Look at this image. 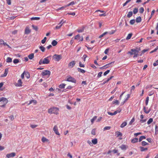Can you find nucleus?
Returning a JSON list of instances; mask_svg holds the SVG:
<instances>
[{
	"label": "nucleus",
	"instance_id": "50",
	"mask_svg": "<svg viewBox=\"0 0 158 158\" xmlns=\"http://www.w3.org/2000/svg\"><path fill=\"white\" fill-rule=\"evenodd\" d=\"M42 141L44 143L47 140H48L46 138H45L44 137H42Z\"/></svg>",
	"mask_w": 158,
	"mask_h": 158
},
{
	"label": "nucleus",
	"instance_id": "2",
	"mask_svg": "<svg viewBox=\"0 0 158 158\" xmlns=\"http://www.w3.org/2000/svg\"><path fill=\"white\" fill-rule=\"evenodd\" d=\"M59 109L57 107H53L48 110V113L50 114H57L58 113Z\"/></svg>",
	"mask_w": 158,
	"mask_h": 158
},
{
	"label": "nucleus",
	"instance_id": "23",
	"mask_svg": "<svg viewBox=\"0 0 158 158\" xmlns=\"http://www.w3.org/2000/svg\"><path fill=\"white\" fill-rule=\"evenodd\" d=\"M141 18L140 16L136 18V21L137 23H139L141 22Z\"/></svg>",
	"mask_w": 158,
	"mask_h": 158
},
{
	"label": "nucleus",
	"instance_id": "29",
	"mask_svg": "<svg viewBox=\"0 0 158 158\" xmlns=\"http://www.w3.org/2000/svg\"><path fill=\"white\" fill-rule=\"evenodd\" d=\"M127 125V123L126 122H125L121 124L120 127L121 128H123V127L126 126Z\"/></svg>",
	"mask_w": 158,
	"mask_h": 158
},
{
	"label": "nucleus",
	"instance_id": "64",
	"mask_svg": "<svg viewBox=\"0 0 158 158\" xmlns=\"http://www.w3.org/2000/svg\"><path fill=\"white\" fill-rule=\"evenodd\" d=\"M158 65V60L156 61V63L153 64V65L154 66H156Z\"/></svg>",
	"mask_w": 158,
	"mask_h": 158
},
{
	"label": "nucleus",
	"instance_id": "58",
	"mask_svg": "<svg viewBox=\"0 0 158 158\" xmlns=\"http://www.w3.org/2000/svg\"><path fill=\"white\" fill-rule=\"evenodd\" d=\"M110 72V70H108L106 71L104 73L103 75L104 76H106L107 74H108Z\"/></svg>",
	"mask_w": 158,
	"mask_h": 158
},
{
	"label": "nucleus",
	"instance_id": "44",
	"mask_svg": "<svg viewBox=\"0 0 158 158\" xmlns=\"http://www.w3.org/2000/svg\"><path fill=\"white\" fill-rule=\"evenodd\" d=\"M116 112H115V111L113 113L110 112H107V113L108 114L111 115V116L114 115L116 114Z\"/></svg>",
	"mask_w": 158,
	"mask_h": 158
},
{
	"label": "nucleus",
	"instance_id": "52",
	"mask_svg": "<svg viewBox=\"0 0 158 158\" xmlns=\"http://www.w3.org/2000/svg\"><path fill=\"white\" fill-rule=\"evenodd\" d=\"M122 109L121 108H119L118 110L115 111V112H116V114L118 113H119L121 112Z\"/></svg>",
	"mask_w": 158,
	"mask_h": 158
},
{
	"label": "nucleus",
	"instance_id": "35",
	"mask_svg": "<svg viewBox=\"0 0 158 158\" xmlns=\"http://www.w3.org/2000/svg\"><path fill=\"white\" fill-rule=\"evenodd\" d=\"M146 108L145 107H143V110L144 112L146 114H148L149 113L150 111V110H146Z\"/></svg>",
	"mask_w": 158,
	"mask_h": 158
},
{
	"label": "nucleus",
	"instance_id": "56",
	"mask_svg": "<svg viewBox=\"0 0 158 158\" xmlns=\"http://www.w3.org/2000/svg\"><path fill=\"white\" fill-rule=\"evenodd\" d=\"M116 31V30H112L110 32H108L110 35L114 34Z\"/></svg>",
	"mask_w": 158,
	"mask_h": 158
},
{
	"label": "nucleus",
	"instance_id": "15",
	"mask_svg": "<svg viewBox=\"0 0 158 158\" xmlns=\"http://www.w3.org/2000/svg\"><path fill=\"white\" fill-rule=\"evenodd\" d=\"M8 68H6L5 69V71L4 73L1 76V77H4L6 76L8 73Z\"/></svg>",
	"mask_w": 158,
	"mask_h": 158
},
{
	"label": "nucleus",
	"instance_id": "5",
	"mask_svg": "<svg viewBox=\"0 0 158 158\" xmlns=\"http://www.w3.org/2000/svg\"><path fill=\"white\" fill-rule=\"evenodd\" d=\"M53 59L56 61H59L62 58V56L60 55L55 54L53 55Z\"/></svg>",
	"mask_w": 158,
	"mask_h": 158
},
{
	"label": "nucleus",
	"instance_id": "48",
	"mask_svg": "<svg viewBox=\"0 0 158 158\" xmlns=\"http://www.w3.org/2000/svg\"><path fill=\"white\" fill-rule=\"evenodd\" d=\"M111 127L110 126H106L104 127V130H109L111 128Z\"/></svg>",
	"mask_w": 158,
	"mask_h": 158
},
{
	"label": "nucleus",
	"instance_id": "10",
	"mask_svg": "<svg viewBox=\"0 0 158 158\" xmlns=\"http://www.w3.org/2000/svg\"><path fill=\"white\" fill-rule=\"evenodd\" d=\"M114 62H110V63H109L108 64H106L105 65H104V66L100 67V69H106L108 67L109 65H110L112 63H114Z\"/></svg>",
	"mask_w": 158,
	"mask_h": 158
},
{
	"label": "nucleus",
	"instance_id": "42",
	"mask_svg": "<svg viewBox=\"0 0 158 158\" xmlns=\"http://www.w3.org/2000/svg\"><path fill=\"white\" fill-rule=\"evenodd\" d=\"M138 9L137 8H135L133 10V12L134 14H136L138 12Z\"/></svg>",
	"mask_w": 158,
	"mask_h": 158
},
{
	"label": "nucleus",
	"instance_id": "62",
	"mask_svg": "<svg viewBox=\"0 0 158 158\" xmlns=\"http://www.w3.org/2000/svg\"><path fill=\"white\" fill-rule=\"evenodd\" d=\"M80 72L82 73H84L85 72V71L80 68Z\"/></svg>",
	"mask_w": 158,
	"mask_h": 158
},
{
	"label": "nucleus",
	"instance_id": "12",
	"mask_svg": "<svg viewBox=\"0 0 158 158\" xmlns=\"http://www.w3.org/2000/svg\"><path fill=\"white\" fill-rule=\"evenodd\" d=\"M119 148L122 150H126L128 148V146L124 144L122 145Z\"/></svg>",
	"mask_w": 158,
	"mask_h": 158
},
{
	"label": "nucleus",
	"instance_id": "17",
	"mask_svg": "<svg viewBox=\"0 0 158 158\" xmlns=\"http://www.w3.org/2000/svg\"><path fill=\"white\" fill-rule=\"evenodd\" d=\"M20 60L19 59H15L13 61V63L15 64H16L20 62Z\"/></svg>",
	"mask_w": 158,
	"mask_h": 158
},
{
	"label": "nucleus",
	"instance_id": "46",
	"mask_svg": "<svg viewBox=\"0 0 158 158\" xmlns=\"http://www.w3.org/2000/svg\"><path fill=\"white\" fill-rule=\"evenodd\" d=\"M32 102L34 103L35 104L36 102V101L35 100H31L30 101L29 103L28 104V105H30L32 103Z\"/></svg>",
	"mask_w": 158,
	"mask_h": 158
},
{
	"label": "nucleus",
	"instance_id": "1",
	"mask_svg": "<svg viewBox=\"0 0 158 158\" xmlns=\"http://www.w3.org/2000/svg\"><path fill=\"white\" fill-rule=\"evenodd\" d=\"M139 51L140 49L138 48H133L131 49L130 51H129L128 53L130 54L131 55L134 54L133 57H136L139 56Z\"/></svg>",
	"mask_w": 158,
	"mask_h": 158
},
{
	"label": "nucleus",
	"instance_id": "8",
	"mask_svg": "<svg viewBox=\"0 0 158 158\" xmlns=\"http://www.w3.org/2000/svg\"><path fill=\"white\" fill-rule=\"evenodd\" d=\"M53 130L55 133V134L58 135H59L60 134L58 132L57 126H55L53 128Z\"/></svg>",
	"mask_w": 158,
	"mask_h": 158
},
{
	"label": "nucleus",
	"instance_id": "59",
	"mask_svg": "<svg viewBox=\"0 0 158 158\" xmlns=\"http://www.w3.org/2000/svg\"><path fill=\"white\" fill-rule=\"evenodd\" d=\"M134 121L135 118H132L131 120V121H130V122L129 124L130 125H131L132 124V123L134 122Z\"/></svg>",
	"mask_w": 158,
	"mask_h": 158
},
{
	"label": "nucleus",
	"instance_id": "27",
	"mask_svg": "<svg viewBox=\"0 0 158 158\" xmlns=\"http://www.w3.org/2000/svg\"><path fill=\"white\" fill-rule=\"evenodd\" d=\"M132 15H133V12L132 11H131L129 12L127 15V17L128 18H130L131 16H132Z\"/></svg>",
	"mask_w": 158,
	"mask_h": 158
},
{
	"label": "nucleus",
	"instance_id": "20",
	"mask_svg": "<svg viewBox=\"0 0 158 158\" xmlns=\"http://www.w3.org/2000/svg\"><path fill=\"white\" fill-rule=\"evenodd\" d=\"M138 138H134L132 139L131 140V142L132 143H135L138 142Z\"/></svg>",
	"mask_w": 158,
	"mask_h": 158
},
{
	"label": "nucleus",
	"instance_id": "39",
	"mask_svg": "<svg viewBox=\"0 0 158 158\" xmlns=\"http://www.w3.org/2000/svg\"><path fill=\"white\" fill-rule=\"evenodd\" d=\"M108 33L107 32H105L99 36V38H101Z\"/></svg>",
	"mask_w": 158,
	"mask_h": 158
},
{
	"label": "nucleus",
	"instance_id": "61",
	"mask_svg": "<svg viewBox=\"0 0 158 158\" xmlns=\"http://www.w3.org/2000/svg\"><path fill=\"white\" fill-rule=\"evenodd\" d=\"M158 49V46H157L154 50L150 52V53H152L153 52H156Z\"/></svg>",
	"mask_w": 158,
	"mask_h": 158
},
{
	"label": "nucleus",
	"instance_id": "32",
	"mask_svg": "<svg viewBox=\"0 0 158 158\" xmlns=\"http://www.w3.org/2000/svg\"><path fill=\"white\" fill-rule=\"evenodd\" d=\"M140 148L141 150V151L142 152L148 150L147 148H144L142 147H140Z\"/></svg>",
	"mask_w": 158,
	"mask_h": 158
},
{
	"label": "nucleus",
	"instance_id": "26",
	"mask_svg": "<svg viewBox=\"0 0 158 158\" xmlns=\"http://www.w3.org/2000/svg\"><path fill=\"white\" fill-rule=\"evenodd\" d=\"M12 61V59L10 57H8L6 59V62L7 63L11 62Z\"/></svg>",
	"mask_w": 158,
	"mask_h": 158
},
{
	"label": "nucleus",
	"instance_id": "3",
	"mask_svg": "<svg viewBox=\"0 0 158 158\" xmlns=\"http://www.w3.org/2000/svg\"><path fill=\"white\" fill-rule=\"evenodd\" d=\"M2 101L3 102V104L0 106L2 107H4L8 102V100L7 99L4 97H2L0 98V102Z\"/></svg>",
	"mask_w": 158,
	"mask_h": 158
},
{
	"label": "nucleus",
	"instance_id": "16",
	"mask_svg": "<svg viewBox=\"0 0 158 158\" xmlns=\"http://www.w3.org/2000/svg\"><path fill=\"white\" fill-rule=\"evenodd\" d=\"M18 83L17 84L16 86H22V81L21 79H19L18 80Z\"/></svg>",
	"mask_w": 158,
	"mask_h": 158
},
{
	"label": "nucleus",
	"instance_id": "43",
	"mask_svg": "<svg viewBox=\"0 0 158 158\" xmlns=\"http://www.w3.org/2000/svg\"><path fill=\"white\" fill-rule=\"evenodd\" d=\"M153 122V119L152 118H150L147 122L148 124H149Z\"/></svg>",
	"mask_w": 158,
	"mask_h": 158
},
{
	"label": "nucleus",
	"instance_id": "18",
	"mask_svg": "<svg viewBox=\"0 0 158 158\" xmlns=\"http://www.w3.org/2000/svg\"><path fill=\"white\" fill-rule=\"evenodd\" d=\"M92 144H96L98 143V140L97 139L95 138L93 139L92 140Z\"/></svg>",
	"mask_w": 158,
	"mask_h": 158
},
{
	"label": "nucleus",
	"instance_id": "14",
	"mask_svg": "<svg viewBox=\"0 0 158 158\" xmlns=\"http://www.w3.org/2000/svg\"><path fill=\"white\" fill-rule=\"evenodd\" d=\"M31 32V30L28 27H26L25 30V34H28Z\"/></svg>",
	"mask_w": 158,
	"mask_h": 158
},
{
	"label": "nucleus",
	"instance_id": "22",
	"mask_svg": "<svg viewBox=\"0 0 158 158\" xmlns=\"http://www.w3.org/2000/svg\"><path fill=\"white\" fill-rule=\"evenodd\" d=\"M57 43L58 42L56 40H54L52 41L51 44L53 46H55L57 45Z\"/></svg>",
	"mask_w": 158,
	"mask_h": 158
},
{
	"label": "nucleus",
	"instance_id": "45",
	"mask_svg": "<svg viewBox=\"0 0 158 158\" xmlns=\"http://www.w3.org/2000/svg\"><path fill=\"white\" fill-rule=\"evenodd\" d=\"M113 104H115L117 105H118L119 104V102L117 100H114L113 102Z\"/></svg>",
	"mask_w": 158,
	"mask_h": 158
},
{
	"label": "nucleus",
	"instance_id": "28",
	"mask_svg": "<svg viewBox=\"0 0 158 158\" xmlns=\"http://www.w3.org/2000/svg\"><path fill=\"white\" fill-rule=\"evenodd\" d=\"M132 35V34L131 33L129 34L126 37V40H128L130 39Z\"/></svg>",
	"mask_w": 158,
	"mask_h": 158
},
{
	"label": "nucleus",
	"instance_id": "57",
	"mask_svg": "<svg viewBox=\"0 0 158 158\" xmlns=\"http://www.w3.org/2000/svg\"><path fill=\"white\" fill-rule=\"evenodd\" d=\"M87 57V56L86 55H84L82 57V59L83 60L85 61V59H86V58Z\"/></svg>",
	"mask_w": 158,
	"mask_h": 158
},
{
	"label": "nucleus",
	"instance_id": "63",
	"mask_svg": "<svg viewBox=\"0 0 158 158\" xmlns=\"http://www.w3.org/2000/svg\"><path fill=\"white\" fill-rule=\"evenodd\" d=\"M9 118L11 120H14V118L13 115H11L9 116Z\"/></svg>",
	"mask_w": 158,
	"mask_h": 158
},
{
	"label": "nucleus",
	"instance_id": "38",
	"mask_svg": "<svg viewBox=\"0 0 158 158\" xmlns=\"http://www.w3.org/2000/svg\"><path fill=\"white\" fill-rule=\"evenodd\" d=\"M25 76L27 79H28L30 77L29 73L28 72H25Z\"/></svg>",
	"mask_w": 158,
	"mask_h": 158
},
{
	"label": "nucleus",
	"instance_id": "13",
	"mask_svg": "<svg viewBox=\"0 0 158 158\" xmlns=\"http://www.w3.org/2000/svg\"><path fill=\"white\" fill-rule=\"evenodd\" d=\"M130 97V94H127V97L121 103V105H123L124 103Z\"/></svg>",
	"mask_w": 158,
	"mask_h": 158
},
{
	"label": "nucleus",
	"instance_id": "11",
	"mask_svg": "<svg viewBox=\"0 0 158 158\" xmlns=\"http://www.w3.org/2000/svg\"><path fill=\"white\" fill-rule=\"evenodd\" d=\"M115 134L117 135V137H119L120 136L121 137H120L119 139L120 140H121L122 139V138L121 137L122 136V133L120 131H117L115 132Z\"/></svg>",
	"mask_w": 158,
	"mask_h": 158
},
{
	"label": "nucleus",
	"instance_id": "34",
	"mask_svg": "<svg viewBox=\"0 0 158 158\" xmlns=\"http://www.w3.org/2000/svg\"><path fill=\"white\" fill-rule=\"evenodd\" d=\"M40 49L42 52H44L45 50V48L43 46H40L39 47Z\"/></svg>",
	"mask_w": 158,
	"mask_h": 158
},
{
	"label": "nucleus",
	"instance_id": "33",
	"mask_svg": "<svg viewBox=\"0 0 158 158\" xmlns=\"http://www.w3.org/2000/svg\"><path fill=\"white\" fill-rule=\"evenodd\" d=\"M146 137L144 136H141L139 139V142L141 141L143 139H145Z\"/></svg>",
	"mask_w": 158,
	"mask_h": 158
},
{
	"label": "nucleus",
	"instance_id": "47",
	"mask_svg": "<svg viewBox=\"0 0 158 158\" xmlns=\"http://www.w3.org/2000/svg\"><path fill=\"white\" fill-rule=\"evenodd\" d=\"M47 39V38L46 37H45L44 38V39L41 40V43L43 44H44L46 41Z\"/></svg>",
	"mask_w": 158,
	"mask_h": 158
},
{
	"label": "nucleus",
	"instance_id": "36",
	"mask_svg": "<svg viewBox=\"0 0 158 158\" xmlns=\"http://www.w3.org/2000/svg\"><path fill=\"white\" fill-rule=\"evenodd\" d=\"M96 129H93L91 131V134L93 135H96Z\"/></svg>",
	"mask_w": 158,
	"mask_h": 158
},
{
	"label": "nucleus",
	"instance_id": "4",
	"mask_svg": "<svg viewBox=\"0 0 158 158\" xmlns=\"http://www.w3.org/2000/svg\"><path fill=\"white\" fill-rule=\"evenodd\" d=\"M51 59V56H49L45 57L43 60V63L44 64H47L49 63L50 60Z\"/></svg>",
	"mask_w": 158,
	"mask_h": 158
},
{
	"label": "nucleus",
	"instance_id": "51",
	"mask_svg": "<svg viewBox=\"0 0 158 158\" xmlns=\"http://www.w3.org/2000/svg\"><path fill=\"white\" fill-rule=\"evenodd\" d=\"M135 20L134 19H132L130 21V23L131 25H133L135 23Z\"/></svg>",
	"mask_w": 158,
	"mask_h": 158
},
{
	"label": "nucleus",
	"instance_id": "7",
	"mask_svg": "<svg viewBox=\"0 0 158 158\" xmlns=\"http://www.w3.org/2000/svg\"><path fill=\"white\" fill-rule=\"evenodd\" d=\"M66 81H68L71 82L73 83H75L76 81V80L74 78L71 77L70 76L67 78Z\"/></svg>",
	"mask_w": 158,
	"mask_h": 158
},
{
	"label": "nucleus",
	"instance_id": "54",
	"mask_svg": "<svg viewBox=\"0 0 158 158\" xmlns=\"http://www.w3.org/2000/svg\"><path fill=\"white\" fill-rule=\"evenodd\" d=\"M148 101H149V97H147L146 98V101H145V104H146V105H148Z\"/></svg>",
	"mask_w": 158,
	"mask_h": 158
},
{
	"label": "nucleus",
	"instance_id": "19",
	"mask_svg": "<svg viewBox=\"0 0 158 158\" xmlns=\"http://www.w3.org/2000/svg\"><path fill=\"white\" fill-rule=\"evenodd\" d=\"M75 61H72L69 64V66H71V67H73V66L75 64Z\"/></svg>",
	"mask_w": 158,
	"mask_h": 158
},
{
	"label": "nucleus",
	"instance_id": "53",
	"mask_svg": "<svg viewBox=\"0 0 158 158\" xmlns=\"http://www.w3.org/2000/svg\"><path fill=\"white\" fill-rule=\"evenodd\" d=\"M74 2L73 1H72V2H71L69 3V4H68L67 5H66V6H70L73 5H74Z\"/></svg>",
	"mask_w": 158,
	"mask_h": 158
},
{
	"label": "nucleus",
	"instance_id": "9",
	"mask_svg": "<svg viewBox=\"0 0 158 158\" xmlns=\"http://www.w3.org/2000/svg\"><path fill=\"white\" fill-rule=\"evenodd\" d=\"M16 154L15 152H12L6 155V156L8 158L10 157H13L15 156Z\"/></svg>",
	"mask_w": 158,
	"mask_h": 158
},
{
	"label": "nucleus",
	"instance_id": "25",
	"mask_svg": "<svg viewBox=\"0 0 158 158\" xmlns=\"http://www.w3.org/2000/svg\"><path fill=\"white\" fill-rule=\"evenodd\" d=\"M155 12V10H152V12H151V14L149 18V19L148 20V22L149 21V20L152 18V17L153 15H154Z\"/></svg>",
	"mask_w": 158,
	"mask_h": 158
},
{
	"label": "nucleus",
	"instance_id": "60",
	"mask_svg": "<svg viewBox=\"0 0 158 158\" xmlns=\"http://www.w3.org/2000/svg\"><path fill=\"white\" fill-rule=\"evenodd\" d=\"M25 74V71H24L21 75V78L22 79H23L24 78Z\"/></svg>",
	"mask_w": 158,
	"mask_h": 158
},
{
	"label": "nucleus",
	"instance_id": "55",
	"mask_svg": "<svg viewBox=\"0 0 158 158\" xmlns=\"http://www.w3.org/2000/svg\"><path fill=\"white\" fill-rule=\"evenodd\" d=\"M67 7V6L66 5H65V6H62L60 8H59L58 9V10H63L64 8H65L66 7Z\"/></svg>",
	"mask_w": 158,
	"mask_h": 158
},
{
	"label": "nucleus",
	"instance_id": "31",
	"mask_svg": "<svg viewBox=\"0 0 158 158\" xmlns=\"http://www.w3.org/2000/svg\"><path fill=\"white\" fill-rule=\"evenodd\" d=\"M40 19V18L39 17H33L31 18V20H39Z\"/></svg>",
	"mask_w": 158,
	"mask_h": 158
},
{
	"label": "nucleus",
	"instance_id": "40",
	"mask_svg": "<svg viewBox=\"0 0 158 158\" xmlns=\"http://www.w3.org/2000/svg\"><path fill=\"white\" fill-rule=\"evenodd\" d=\"M85 28V27L83 26L81 27V29H80V32H81L83 31H84V29Z\"/></svg>",
	"mask_w": 158,
	"mask_h": 158
},
{
	"label": "nucleus",
	"instance_id": "30",
	"mask_svg": "<svg viewBox=\"0 0 158 158\" xmlns=\"http://www.w3.org/2000/svg\"><path fill=\"white\" fill-rule=\"evenodd\" d=\"M97 116H94V117L91 120V122L92 124H93L94 121L97 119Z\"/></svg>",
	"mask_w": 158,
	"mask_h": 158
},
{
	"label": "nucleus",
	"instance_id": "49",
	"mask_svg": "<svg viewBox=\"0 0 158 158\" xmlns=\"http://www.w3.org/2000/svg\"><path fill=\"white\" fill-rule=\"evenodd\" d=\"M139 12L141 13H143L144 11L143 7H141L139 9Z\"/></svg>",
	"mask_w": 158,
	"mask_h": 158
},
{
	"label": "nucleus",
	"instance_id": "37",
	"mask_svg": "<svg viewBox=\"0 0 158 158\" xmlns=\"http://www.w3.org/2000/svg\"><path fill=\"white\" fill-rule=\"evenodd\" d=\"M32 27L33 29L36 31H37L38 29V27L37 26H35L34 25H32Z\"/></svg>",
	"mask_w": 158,
	"mask_h": 158
},
{
	"label": "nucleus",
	"instance_id": "24",
	"mask_svg": "<svg viewBox=\"0 0 158 158\" xmlns=\"http://www.w3.org/2000/svg\"><path fill=\"white\" fill-rule=\"evenodd\" d=\"M65 85L66 84H61L59 85V87L60 89H64Z\"/></svg>",
	"mask_w": 158,
	"mask_h": 158
},
{
	"label": "nucleus",
	"instance_id": "6",
	"mask_svg": "<svg viewBox=\"0 0 158 158\" xmlns=\"http://www.w3.org/2000/svg\"><path fill=\"white\" fill-rule=\"evenodd\" d=\"M41 74L43 76L48 75L49 76L51 74V72L48 70H44L42 72Z\"/></svg>",
	"mask_w": 158,
	"mask_h": 158
},
{
	"label": "nucleus",
	"instance_id": "21",
	"mask_svg": "<svg viewBox=\"0 0 158 158\" xmlns=\"http://www.w3.org/2000/svg\"><path fill=\"white\" fill-rule=\"evenodd\" d=\"M28 57L30 60L32 59L34 57V53H31L29 55Z\"/></svg>",
	"mask_w": 158,
	"mask_h": 158
},
{
	"label": "nucleus",
	"instance_id": "41",
	"mask_svg": "<svg viewBox=\"0 0 158 158\" xmlns=\"http://www.w3.org/2000/svg\"><path fill=\"white\" fill-rule=\"evenodd\" d=\"M141 143L142 145L143 146H145L146 145H148L149 144L148 143L144 141H142Z\"/></svg>",
	"mask_w": 158,
	"mask_h": 158
}]
</instances>
